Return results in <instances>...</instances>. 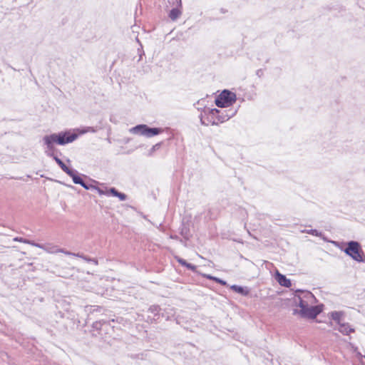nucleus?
Listing matches in <instances>:
<instances>
[{
  "label": "nucleus",
  "mask_w": 365,
  "mask_h": 365,
  "mask_svg": "<svg viewBox=\"0 0 365 365\" xmlns=\"http://www.w3.org/2000/svg\"><path fill=\"white\" fill-rule=\"evenodd\" d=\"M77 138L78 135L76 133H71L70 131H65L60 132L58 133L47 135H45L43 138V143L46 146L45 153L48 156L52 157L66 173H69L71 169L68 168L60 158L55 155L54 144L64 145L66 144L73 142L77 139Z\"/></svg>",
  "instance_id": "nucleus-1"
},
{
  "label": "nucleus",
  "mask_w": 365,
  "mask_h": 365,
  "mask_svg": "<svg viewBox=\"0 0 365 365\" xmlns=\"http://www.w3.org/2000/svg\"><path fill=\"white\" fill-rule=\"evenodd\" d=\"M299 309H294L293 314H299L302 318L305 319H315L322 311L324 305L322 304L312 306L304 302L302 298H299Z\"/></svg>",
  "instance_id": "nucleus-2"
},
{
  "label": "nucleus",
  "mask_w": 365,
  "mask_h": 365,
  "mask_svg": "<svg viewBox=\"0 0 365 365\" xmlns=\"http://www.w3.org/2000/svg\"><path fill=\"white\" fill-rule=\"evenodd\" d=\"M163 130L158 128H149L147 125L140 124L129 129L132 134L140 135L146 138H151L162 133Z\"/></svg>",
  "instance_id": "nucleus-3"
},
{
  "label": "nucleus",
  "mask_w": 365,
  "mask_h": 365,
  "mask_svg": "<svg viewBox=\"0 0 365 365\" xmlns=\"http://www.w3.org/2000/svg\"><path fill=\"white\" fill-rule=\"evenodd\" d=\"M344 252L357 262H361L365 261V256L361 250L360 245L356 241L349 242Z\"/></svg>",
  "instance_id": "nucleus-4"
},
{
  "label": "nucleus",
  "mask_w": 365,
  "mask_h": 365,
  "mask_svg": "<svg viewBox=\"0 0 365 365\" xmlns=\"http://www.w3.org/2000/svg\"><path fill=\"white\" fill-rule=\"evenodd\" d=\"M236 99L235 93L224 90L216 98L215 103L220 108H225L234 103Z\"/></svg>",
  "instance_id": "nucleus-5"
},
{
  "label": "nucleus",
  "mask_w": 365,
  "mask_h": 365,
  "mask_svg": "<svg viewBox=\"0 0 365 365\" xmlns=\"http://www.w3.org/2000/svg\"><path fill=\"white\" fill-rule=\"evenodd\" d=\"M173 5L175 6V8H173L169 14V17L173 20H177L181 15L182 12L180 8L182 6L181 0H172Z\"/></svg>",
  "instance_id": "nucleus-6"
},
{
  "label": "nucleus",
  "mask_w": 365,
  "mask_h": 365,
  "mask_svg": "<svg viewBox=\"0 0 365 365\" xmlns=\"http://www.w3.org/2000/svg\"><path fill=\"white\" fill-rule=\"evenodd\" d=\"M205 115H207V121L212 125H218L217 122V115L220 113V110L217 108L210 109L207 108L205 111Z\"/></svg>",
  "instance_id": "nucleus-7"
},
{
  "label": "nucleus",
  "mask_w": 365,
  "mask_h": 365,
  "mask_svg": "<svg viewBox=\"0 0 365 365\" xmlns=\"http://www.w3.org/2000/svg\"><path fill=\"white\" fill-rule=\"evenodd\" d=\"M35 247L41 248L44 251L48 252V253H57L58 252H63V249L58 248L56 245H54L53 244L47 243V244H38L36 243Z\"/></svg>",
  "instance_id": "nucleus-8"
},
{
  "label": "nucleus",
  "mask_w": 365,
  "mask_h": 365,
  "mask_svg": "<svg viewBox=\"0 0 365 365\" xmlns=\"http://www.w3.org/2000/svg\"><path fill=\"white\" fill-rule=\"evenodd\" d=\"M274 279L281 286L289 287L292 284L291 281L285 275L279 273L278 270L275 272Z\"/></svg>",
  "instance_id": "nucleus-9"
},
{
  "label": "nucleus",
  "mask_w": 365,
  "mask_h": 365,
  "mask_svg": "<svg viewBox=\"0 0 365 365\" xmlns=\"http://www.w3.org/2000/svg\"><path fill=\"white\" fill-rule=\"evenodd\" d=\"M235 115V112H231L229 113L227 110L222 111L220 110V113L217 115V122L218 124L220 123H223L229 120L232 116Z\"/></svg>",
  "instance_id": "nucleus-10"
},
{
  "label": "nucleus",
  "mask_w": 365,
  "mask_h": 365,
  "mask_svg": "<svg viewBox=\"0 0 365 365\" xmlns=\"http://www.w3.org/2000/svg\"><path fill=\"white\" fill-rule=\"evenodd\" d=\"M231 289L236 293L242 295H248L250 294V289L247 287H241L237 285H232Z\"/></svg>",
  "instance_id": "nucleus-11"
},
{
  "label": "nucleus",
  "mask_w": 365,
  "mask_h": 365,
  "mask_svg": "<svg viewBox=\"0 0 365 365\" xmlns=\"http://www.w3.org/2000/svg\"><path fill=\"white\" fill-rule=\"evenodd\" d=\"M339 326V331L344 335H348L349 333L354 331V329H352L347 323H341Z\"/></svg>",
  "instance_id": "nucleus-12"
},
{
  "label": "nucleus",
  "mask_w": 365,
  "mask_h": 365,
  "mask_svg": "<svg viewBox=\"0 0 365 365\" xmlns=\"http://www.w3.org/2000/svg\"><path fill=\"white\" fill-rule=\"evenodd\" d=\"M329 316L334 321H335L337 323V324H340L341 323V319L343 316L342 312H331L329 314Z\"/></svg>",
  "instance_id": "nucleus-13"
},
{
  "label": "nucleus",
  "mask_w": 365,
  "mask_h": 365,
  "mask_svg": "<svg viewBox=\"0 0 365 365\" xmlns=\"http://www.w3.org/2000/svg\"><path fill=\"white\" fill-rule=\"evenodd\" d=\"M67 175H68L70 177L72 178L73 179V181L75 184H81L83 181V180L76 174L75 171H73V170H70V173H66Z\"/></svg>",
  "instance_id": "nucleus-14"
},
{
  "label": "nucleus",
  "mask_w": 365,
  "mask_h": 365,
  "mask_svg": "<svg viewBox=\"0 0 365 365\" xmlns=\"http://www.w3.org/2000/svg\"><path fill=\"white\" fill-rule=\"evenodd\" d=\"M102 307L96 305H89L85 307V311L89 314L93 313L94 312H101Z\"/></svg>",
  "instance_id": "nucleus-15"
},
{
  "label": "nucleus",
  "mask_w": 365,
  "mask_h": 365,
  "mask_svg": "<svg viewBox=\"0 0 365 365\" xmlns=\"http://www.w3.org/2000/svg\"><path fill=\"white\" fill-rule=\"evenodd\" d=\"M13 240L16 241V242H23V243L29 244V245H31L34 246V247H35V245L36 243V242H35L34 241H31V240L22 238V237H14Z\"/></svg>",
  "instance_id": "nucleus-16"
},
{
  "label": "nucleus",
  "mask_w": 365,
  "mask_h": 365,
  "mask_svg": "<svg viewBox=\"0 0 365 365\" xmlns=\"http://www.w3.org/2000/svg\"><path fill=\"white\" fill-rule=\"evenodd\" d=\"M302 232L308 233V234H311V235H314V236H321V233L318 230H304V231H302Z\"/></svg>",
  "instance_id": "nucleus-17"
},
{
  "label": "nucleus",
  "mask_w": 365,
  "mask_h": 365,
  "mask_svg": "<svg viewBox=\"0 0 365 365\" xmlns=\"http://www.w3.org/2000/svg\"><path fill=\"white\" fill-rule=\"evenodd\" d=\"M108 195L110 193L115 197H116L118 193V191L114 187L110 188L109 190H108Z\"/></svg>",
  "instance_id": "nucleus-18"
},
{
  "label": "nucleus",
  "mask_w": 365,
  "mask_h": 365,
  "mask_svg": "<svg viewBox=\"0 0 365 365\" xmlns=\"http://www.w3.org/2000/svg\"><path fill=\"white\" fill-rule=\"evenodd\" d=\"M116 197H118L120 199V200H121V201H124L127 198V196L124 193L119 192Z\"/></svg>",
  "instance_id": "nucleus-19"
},
{
  "label": "nucleus",
  "mask_w": 365,
  "mask_h": 365,
  "mask_svg": "<svg viewBox=\"0 0 365 365\" xmlns=\"http://www.w3.org/2000/svg\"><path fill=\"white\" fill-rule=\"evenodd\" d=\"M207 277L208 279H214V280H215V281H217V282H220V284H225V282H224L223 280L220 279H218V278H216V277H212V276H210V275H207Z\"/></svg>",
  "instance_id": "nucleus-20"
},
{
  "label": "nucleus",
  "mask_w": 365,
  "mask_h": 365,
  "mask_svg": "<svg viewBox=\"0 0 365 365\" xmlns=\"http://www.w3.org/2000/svg\"><path fill=\"white\" fill-rule=\"evenodd\" d=\"M150 309L151 310L152 312H153L155 314H158L159 312V311L160 310V309L158 306L151 307L150 308Z\"/></svg>",
  "instance_id": "nucleus-21"
},
{
  "label": "nucleus",
  "mask_w": 365,
  "mask_h": 365,
  "mask_svg": "<svg viewBox=\"0 0 365 365\" xmlns=\"http://www.w3.org/2000/svg\"><path fill=\"white\" fill-rule=\"evenodd\" d=\"M96 190H97L98 194L101 195H108V190H102L101 188H97Z\"/></svg>",
  "instance_id": "nucleus-22"
},
{
  "label": "nucleus",
  "mask_w": 365,
  "mask_h": 365,
  "mask_svg": "<svg viewBox=\"0 0 365 365\" xmlns=\"http://www.w3.org/2000/svg\"><path fill=\"white\" fill-rule=\"evenodd\" d=\"M160 146V143H157L155 145H154L151 150H150V155H151L154 151H155L157 149H158V148Z\"/></svg>",
  "instance_id": "nucleus-23"
},
{
  "label": "nucleus",
  "mask_w": 365,
  "mask_h": 365,
  "mask_svg": "<svg viewBox=\"0 0 365 365\" xmlns=\"http://www.w3.org/2000/svg\"><path fill=\"white\" fill-rule=\"evenodd\" d=\"M85 131H86V133H96V130L93 127H86L85 128Z\"/></svg>",
  "instance_id": "nucleus-24"
},
{
  "label": "nucleus",
  "mask_w": 365,
  "mask_h": 365,
  "mask_svg": "<svg viewBox=\"0 0 365 365\" xmlns=\"http://www.w3.org/2000/svg\"><path fill=\"white\" fill-rule=\"evenodd\" d=\"M102 325L101 322H96L93 324V327L98 329H100V327Z\"/></svg>",
  "instance_id": "nucleus-25"
},
{
  "label": "nucleus",
  "mask_w": 365,
  "mask_h": 365,
  "mask_svg": "<svg viewBox=\"0 0 365 365\" xmlns=\"http://www.w3.org/2000/svg\"><path fill=\"white\" fill-rule=\"evenodd\" d=\"M186 267H187L189 269L195 270L196 269V267L192 264L187 263L185 265Z\"/></svg>",
  "instance_id": "nucleus-26"
},
{
  "label": "nucleus",
  "mask_w": 365,
  "mask_h": 365,
  "mask_svg": "<svg viewBox=\"0 0 365 365\" xmlns=\"http://www.w3.org/2000/svg\"><path fill=\"white\" fill-rule=\"evenodd\" d=\"M297 292H302V293H306L307 294L305 295V297H307L308 295H310V297H314L313 294H312L311 292H309L308 291L298 290Z\"/></svg>",
  "instance_id": "nucleus-27"
},
{
  "label": "nucleus",
  "mask_w": 365,
  "mask_h": 365,
  "mask_svg": "<svg viewBox=\"0 0 365 365\" xmlns=\"http://www.w3.org/2000/svg\"><path fill=\"white\" fill-rule=\"evenodd\" d=\"M76 257H81V258H83V259H85L86 261H88V262H91V261L92 260V259H91V258H88V257H85V256H83V255H80V254H78H78H76Z\"/></svg>",
  "instance_id": "nucleus-28"
},
{
  "label": "nucleus",
  "mask_w": 365,
  "mask_h": 365,
  "mask_svg": "<svg viewBox=\"0 0 365 365\" xmlns=\"http://www.w3.org/2000/svg\"><path fill=\"white\" fill-rule=\"evenodd\" d=\"M178 261L180 264L183 266H185L187 264V262L181 258H178Z\"/></svg>",
  "instance_id": "nucleus-29"
},
{
  "label": "nucleus",
  "mask_w": 365,
  "mask_h": 365,
  "mask_svg": "<svg viewBox=\"0 0 365 365\" xmlns=\"http://www.w3.org/2000/svg\"><path fill=\"white\" fill-rule=\"evenodd\" d=\"M83 187H84L86 190H89L90 189V187L89 185H88L87 184H86L83 180L82 181V182L80 184Z\"/></svg>",
  "instance_id": "nucleus-30"
},
{
  "label": "nucleus",
  "mask_w": 365,
  "mask_h": 365,
  "mask_svg": "<svg viewBox=\"0 0 365 365\" xmlns=\"http://www.w3.org/2000/svg\"><path fill=\"white\" fill-rule=\"evenodd\" d=\"M62 253H64L65 255H73V256H76V254H74V253H72V252H68V251H66L63 250V252H61Z\"/></svg>",
  "instance_id": "nucleus-31"
},
{
  "label": "nucleus",
  "mask_w": 365,
  "mask_h": 365,
  "mask_svg": "<svg viewBox=\"0 0 365 365\" xmlns=\"http://www.w3.org/2000/svg\"><path fill=\"white\" fill-rule=\"evenodd\" d=\"M77 130L78 131L79 134H85V133H86V131H85V128L81 129V130L78 129Z\"/></svg>",
  "instance_id": "nucleus-32"
},
{
  "label": "nucleus",
  "mask_w": 365,
  "mask_h": 365,
  "mask_svg": "<svg viewBox=\"0 0 365 365\" xmlns=\"http://www.w3.org/2000/svg\"><path fill=\"white\" fill-rule=\"evenodd\" d=\"M91 262H93L96 265L98 264V261L95 259H92V260Z\"/></svg>",
  "instance_id": "nucleus-33"
},
{
  "label": "nucleus",
  "mask_w": 365,
  "mask_h": 365,
  "mask_svg": "<svg viewBox=\"0 0 365 365\" xmlns=\"http://www.w3.org/2000/svg\"><path fill=\"white\" fill-rule=\"evenodd\" d=\"M262 73V70H258L257 71V75L259 76Z\"/></svg>",
  "instance_id": "nucleus-34"
},
{
  "label": "nucleus",
  "mask_w": 365,
  "mask_h": 365,
  "mask_svg": "<svg viewBox=\"0 0 365 365\" xmlns=\"http://www.w3.org/2000/svg\"><path fill=\"white\" fill-rule=\"evenodd\" d=\"M200 120H201L202 124H205V125H206V123H205V121L203 120V117H202V116H201Z\"/></svg>",
  "instance_id": "nucleus-35"
}]
</instances>
